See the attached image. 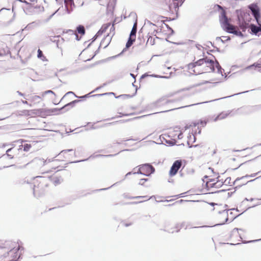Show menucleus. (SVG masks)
Listing matches in <instances>:
<instances>
[{
    "instance_id": "obj_1",
    "label": "nucleus",
    "mask_w": 261,
    "mask_h": 261,
    "mask_svg": "<svg viewBox=\"0 0 261 261\" xmlns=\"http://www.w3.org/2000/svg\"><path fill=\"white\" fill-rule=\"evenodd\" d=\"M218 7L221 10L219 15V21L223 30L228 33L233 34L241 37H243V34L241 32L238 30L237 27L229 22V19L226 16V12L222 7L219 5H218Z\"/></svg>"
},
{
    "instance_id": "obj_2",
    "label": "nucleus",
    "mask_w": 261,
    "mask_h": 261,
    "mask_svg": "<svg viewBox=\"0 0 261 261\" xmlns=\"http://www.w3.org/2000/svg\"><path fill=\"white\" fill-rule=\"evenodd\" d=\"M238 16V25L243 32H245L249 27V22L251 18L249 12L242 11L240 10H236Z\"/></svg>"
},
{
    "instance_id": "obj_3",
    "label": "nucleus",
    "mask_w": 261,
    "mask_h": 261,
    "mask_svg": "<svg viewBox=\"0 0 261 261\" xmlns=\"http://www.w3.org/2000/svg\"><path fill=\"white\" fill-rule=\"evenodd\" d=\"M20 248L15 247L12 248H7L6 247H3L0 249V253H3V256L5 258L8 257V259L6 261H16L20 257V254L18 251Z\"/></svg>"
},
{
    "instance_id": "obj_4",
    "label": "nucleus",
    "mask_w": 261,
    "mask_h": 261,
    "mask_svg": "<svg viewBox=\"0 0 261 261\" xmlns=\"http://www.w3.org/2000/svg\"><path fill=\"white\" fill-rule=\"evenodd\" d=\"M47 160H44L43 159L36 158L34 159L31 162L25 164L23 167H26L27 166H30L34 170H37L43 166Z\"/></svg>"
},
{
    "instance_id": "obj_5",
    "label": "nucleus",
    "mask_w": 261,
    "mask_h": 261,
    "mask_svg": "<svg viewBox=\"0 0 261 261\" xmlns=\"http://www.w3.org/2000/svg\"><path fill=\"white\" fill-rule=\"evenodd\" d=\"M38 179L36 181L33 188V193L35 195L36 193L40 192L44 186H46V179L44 177L38 176Z\"/></svg>"
},
{
    "instance_id": "obj_6",
    "label": "nucleus",
    "mask_w": 261,
    "mask_h": 261,
    "mask_svg": "<svg viewBox=\"0 0 261 261\" xmlns=\"http://www.w3.org/2000/svg\"><path fill=\"white\" fill-rule=\"evenodd\" d=\"M22 3H24L27 5L26 8H24L23 10L27 14H31L33 13L35 9L38 8L37 6H34V4L37 3V0H17Z\"/></svg>"
},
{
    "instance_id": "obj_7",
    "label": "nucleus",
    "mask_w": 261,
    "mask_h": 261,
    "mask_svg": "<svg viewBox=\"0 0 261 261\" xmlns=\"http://www.w3.org/2000/svg\"><path fill=\"white\" fill-rule=\"evenodd\" d=\"M248 8L250 10L251 13L255 19L256 21L257 24H259V18H260V10L256 4H251L248 6Z\"/></svg>"
},
{
    "instance_id": "obj_8",
    "label": "nucleus",
    "mask_w": 261,
    "mask_h": 261,
    "mask_svg": "<svg viewBox=\"0 0 261 261\" xmlns=\"http://www.w3.org/2000/svg\"><path fill=\"white\" fill-rule=\"evenodd\" d=\"M205 59H206V62H204V63L206 64H210V68L212 71H215V67H216L217 69V72L221 74L222 76H223V74H222V70H223V69L222 68L219 62L217 60L214 62L213 60H209L206 58Z\"/></svg>"
},
{
    "instance_id": "obj_9",
    "label": "nucleus",
    "mask_w": 261,
    "mask_h": 261,
    "mask_svg": "<svg viewBox=\"0 0 261 261\" xmlns=\"http://www.w3.org/2000/svg\"><path fill=\"white\" fill-rule=\"evenodd\" d=\"M182 165V161L181 160H176L172 164L169 171V175L171 176L175 175L178 172Z\"/></svg>"
},
{
    "instance_id": "obj_10",
    "label": "nucleus",
    "mask_w": 261,
    "mask_h": 261,
    "mask_svg": "<svg viewBox=\"0 0 261 261\" xmlns=\"http://www.w3.org/2000/svg\"><path fill=\"white\" fill-rule=\"evenodd\" d=\"M143 170V175L146 176H149L151 174L154 173V168L149 164H145L141 165Z\"/></svg>"
},
{
    "instance_id": "obj_11",
    "label": "nucleus",
    "mask_w": 261,
    "mask_h": 261,
    "mask_svg": "<svg viewBox=\"0 0 261 261\" xmlns=\"http://www.w3.org/2000/svg\"><path fill=\"white\" fill-rule=\"evenodd\" d=\"M214 181V179H210L208 181H207L206 183V185L207 186V187L211 188L215 187L217 188H219L223 185V182L220 181H217V182L214 183H211V182Z\"/></svg>"
},
{
    "instance_id": "obj_12",
    "label": "nucleus",
    "mask_w": 261,
    "mask_h": 261,
    "mask_svg": "<svg viewBox=\"0 0 261 261\" xmlns=\"http://www.w3.org/2000/svg\"><path fill=\"white\" fill-rule=\"evenodd\" d=\"M204 62H206V59L204 58L199 59L194 63H191L188 64V69H192L197 66H201Z\"/></svg>"
},
{
    "instance_id": "obj_13",
    "label": "nucleus",
    "mask_w": 261,
    "mask_h": 261,
    "mask_svg": "<svg viewBox=\"0 0 261 261\" xmlns=\"http://www.w3.org/2000/svg\"><path fill=\"white\" fill-rule=\"evenodd\" d=\"M228 211H229V210H222V211L219 212V214H220L222 217L225 218V220L223 222L215 224L214 226L223 225L226 222H227V221L228 220Z\"/></svg>"
},
{
    "instance_id": "obj_14",
    "label": "nucleus",
    "mask_w": 261,
    "mask_h": 261,
    "mask_svg": "<svg viewBox=\"0 0 261 261\" xmlns=\"http://www.w3.org/2000/svg\"><path fill=\"white\" fill-rule=\"evenodd\" d=\"M80 101L79 100H74L72 101L69 102L62 107L61 109H59V111L65 110L66 111H68L69 109L73 108L74 107L75 105Z\"/></svg>"
},
{
    "instance_id": "obj_15",
    "label": "nucleus",
    "mask_w": 261,
    "mask_h": 261,
    "mask_svg": "<svg viewBox=\"0 0 261 261\" xmlns=\"http://www.w3.org/2000/svg\"><path fill=\"white\" fill-rule=\"evenodd\" d=\"M42 21L38 20L29 23L25 27L27 30H32L36 27L40 26L41 24Z\"/></svg>"
},
{
    "instance_id": "obj_16",
    "label": "nucleus",
    "mask_w": 261,
    "mask_h": 261,
    "mask_svg": "<svg viewBox=\"0 0 261 261\" xmlns=\"http://www.w3.org/2000/svg\"><path fill=\"white\" fill-rule=\"evenodd\" d=\"M258 24L259 25L258 27L254 24H251L250 25H249L248 27H249L250 29L251 30V33L254 35H257L258 32H260L261 24H260L259 22V24Z\"/></svg>"
},
{
    "instance_id": "obj_17",
    "label": "nucleus",
    "mask_w": 261,
    "mask_h": 261,
    "mask_svg": "<svg viewBox=\"0 0 261 261\" xmlns=\"http://www.w3.org/2000/svg\"><path fill=\"white\" fill-rule=\"evenodd\" d=\"M64 3L65 5L66 11L68 14H69L72 11V9L70 10L69 8V6H70L71 7L72 6L74 5L73 0H65Z\"/></svg>"
},
{
    "instance_id": "obj_18",
    "label": "nucleus",
    "mask_w": 261,
    "mask_h": 261,
    "mask_svg": "<svg viewBox=\"0 0 261 261\" xmlns=\"http://www.w3.org/2000/svg\"><path fill=\"white\" fill-rule=\"evenodd\" d=\"M111 24L110 23H106L103 24L100 29L97 32V36H100L108 28L110 27Z\"/></svg>"
},
{
    "instance_id": "obj_19",
    "label": "nucleus",
    "mask_w": 261,
    "mask_h": 261,
    "mask_svg": "<svg viewBox=\"0 0 261 261\" xmlns=\"http://www.w3.org/2000/svg\"><path fill=\"white\" fill-rule=\"evenodd\" d=\"M230 112H224L220 113L214 119V121H217L218 120H221L225 118L229 114Z\"/></svg>"
},
{
    "instance_id": "obj_20",
    "label": "nucleus",
    "mask_w": 261,
    "mask_h": 261,
    "mask_svg": "<svg viewBox=\"0 0 261 261\" xmlns=\"http://www.w3.org/2000/svg\"><path fill=\"white\" fill-rule=\"evenodd\" d=\"M168 103V101L165 98H161L155 101L154 103L155 106L159 107L162 105H166Z\"/></svg>"
},
{
    "instance_id": "obj_21",
    "label": "nucleus",
    "mask_w": 261,
    "mask_h": 261,
    "mask_svg": "<svg viewBox=\"0 0 261 261\" xmlns=\"http://www.w3.org/2000/svg\"><path fill=\"white\" fill-rule=\"evenodd\" d=\"M137 22H135L134 24V25H133L132 31L130 32L129 37L135 38L136 33H137Z\"/></svg>"
},
{
    "instance_id": "obj_22",
    "label": "nucleus",
    "mask_w": 261,
    "mask_h": 261,
    "mask_svg": "<svg viewBox=\"0 0 261 261\" xmlns=\"http://www.w3.org/2000/svg\"><path fill=\"white\" fill-rule=\"evenodd\" d=\"M135 41V38L129 37L126 43V45H125L126 48H128L130 47L132 45V44H133V43Z\"/></svg>"
},
{
    "instance_id": "obj_23",
    "label": "nucleus",
    "mask_w": 261,
    "mask_h": 261,
    "mask_svg": "<svg viewBox=\"0 0 261 261\" xmlns=\"http://www.w3.org/2000/svg\"><path fill=\"white\" fill-rule=\"evenodd\" d=\"M76 30L78 32V33L81 34V35H84L85 33V29L84 26L82 25H79L77 28Z\"/></svg>"
},
{
    "instance_id": "obj_24",
    "label": "nucleus",
    "mask_w": 261,
    "mask_h": 261,
    "mask_svg": "<svg viewBox=\"0 0 261 261\" xmlns=\"http://www.w3.org/2000/svg\"><path fill=\"white\" fill-rule=\"evenodd\" d=\"M253 67H255L258 70V69H259L261 67V64L259 63H255L253 64L252 65H251L250 66H247L245 68V69H247V70L250 69H251V68H252Z\"/></svg>"
},
{
    "instance_id": "obj_25",
    "label": "nucleus",
    "mask_w": 261,
    "mask_h": 261,
    "mask_svg": "<svg viewBox=\"0 0 261 261\" xmlns=\"http://www.w3.org/2000/svg\"><path fill=\"white\" fill-rule=\"evenodd\" d=\"M31 100L32 101L39 102L40 101V99H41L40 96L38 95H34L32 96L31 97Z\"/></svg>"
},
{
    "instance_id": "obj_26",
    "label": "nucleus",
    "mask_w": 261,
    "mask_h": 261,
    "mask_svg": "<svg viewBox=\"0 0 261 261\" xmlns=\"http://www.w3.org/2000/svg\"><path fill=\"white\" fill-rule=\"evenodd\" d=\"M220 99V98H218V99H215V100H210V101H204V102H198V103H196L192 104V105H190L186 106L180 107L179 108H185V107H191V106H192L198 105H200V104H202V103H207V102H211V101H213L217 100H219Z\"/></svg>"
},
{
    "instance_id": "obj_27",
    "label": "nucleus",
    "mask_w": 261,
    "mask_h": 261,
    "mask_svg": "<svg viewBox=\"0 0 261 261\" xmlns=\"http://www.w3.org/2000/svg\"><path fill=\"white\" fill-rule=\"evenodd\" d=\"M185 222H182L181 223L177 224L175 225V228L176 229V230H175V231L178 232L181 228L185 227Z\"/></svg>"
},
{
    "instance_id": "obj_28",
    "label": "nucleus",
    "mask_w": 261,
    "mask_h": 261,
    "mask_svg": "<svg viewBox=\"0 0 261 261\" xmlns=\"http://www.w3.org/2000/svg\"><path fill=\"white\" fill-rule=\"evenodd\" d=\"M62 180L63 179L61 177H56L54 179L53 182L55 185H57L60 184L62 181Z\"/></svg>"
},
{
    "instance_id": "obj_29",
    "label": "nucleus",
    "mask_w": 261,
    "mask_h": 261,
    "mask_svg": "<svg viewBox=\"0 0 261 261\" xmlns=\"http://www.w3.org/2000/svg\"><path fill=\"white\" fill-rule=\"evenodd\" d=\"M37 53L38 58L41 59L42 60H44V59H45V57L43 56L42 51L40 49L38 50Z\"/></svg>"
},
{
    "instance_id": "obj_30",
    "label": "nucleus",
    "mask_w": 261,
    "mask_h": 261,
    "mask_svg": "<svg viewBox=\"0 0 261 261\" xmlns=\"http://www.w3.org/2000/svg\"><path fill=\"white\" fill-rule=\"evenodd\" d=\"M258 173H259V172H257V173H256L252 174H251L250 175H245V176H242V177H241V178H237V179H236V181H237V180H240V179H243V178H248V177H254V176H256V175Z\"/></svg>"
},
{
    "instance_id": "obj_31",
    "label": "nucleus",
    "mask_w": 261,
    "mask_h": 261,
    "mask_svg": "<svg viewBox=\"0 0 261 261\" xmlns=\"http://www.w3.org/2000/svg\"><path fill=\"white\" fill-rule=\"evenodd\" d=\"M138 167H139L138 170H137V171L134 172L133 174H143V170H142L143 169L141 167V165L139 166Z\"/></svg>"
},
{
    "instance_id": "obj_32",
    "label": "nucleus",
    "mask_w": 261,
    "mask_h": 261,
    "mask_svg": "<svg viewBox=\"0 0 261 261\" xmlns=\"http://www.w3.org/2000/svg\"><path fill=\"white\" fill-rule=\"evenodd\" d=\"M31 147V145L30 144H25L23 145V150L25 151H29Z\"/></svg>"
},
{
    "instance_id": "obj_33",
    "label": "nucleus",
    "mask_w": 261,
    "mask_h": 261,
    "mask_svg": "<svg viewBox=\"0 0 261 261\" xmlns=\"http://www.w3.org/2000/svg\"><path fill=\"white\" fill-rule=\"evenodd\" d=\"M148 178H141L140 180V181L139 182V185L143 186V185H144V182L145 181H148Z\"/></svg>"
},
{
    "instance_id": "obj_34",
    "label": "nucleus",
    "mask_w": 261,
    "mask_h": 261,
    "mask_svg": "<svg viewBox=\"0 0 261 261\" xmlns=\"http://www.w3.org/2000/svg\"><path fill=\"white\" fill-rule=\"evenodd\" d=\"M60 10V8H59L58 10H57L55 13H54L53 14H52L51 15L49 16V17L47 19H46L44 22H48L51 18V17L56 14L57 13L58 11H59Z\"/></svg>"
},
{
    "instance_id": "obj_35",
    "label": "nucleus",
    "mask_w": 261,
    "mask_h": 261,
    "mask_svg": "<svg viewBox=\"0 0 261 261\" xmlns=\"http://www.w3.org/2000/svg\"><path fill=\"white\" fill-rule=\"evenodd\" d=\"M222 37H223V38H226V40H223L221 39L220 37H217L216 39H217V40H221V41L222 42H224V41H228V40H230V37H229L223 36Z\"/></svg>"
},
{
    "instance_id": "obj_36",
    "label": "nucleus",
    "mask_w": 261,
    "mask_h": 261,
    "mask_svg": "<svg viewBox=\"0 0 261 261\" xmlns=\"http://www.w3.org/2000/svg\"><path fill=\"white\" fill-rule=\"evenodd\" d=\"M12 148H10L8 149L6 151L7 156L9 158V159H12L13 158V156L9 153V152L11 151Z\"/></svg>"
},
{
    "instance_id": "obj_37",
    "label": "nucleus",
    "mask_w": 261,
    "mask_h": 261,
    "mask_svg": "<svg viewBox=\"0 0 261 261\" xmlns=\"http://www.w3.org/2000/svg\"><path fill=\"white\" fill-rule=\"evenodd\" d=\"M260 108L259 106H255L251 107L252 111H256L258 110Z\"/></svg>"
},
{
    "instance_id": "obj_38",
    "label": "nucleus",
    "mask_w": 261,
    "mask_h": 261,
    "mask_svg": "<svg viewBox=\"0 0 261 261\" xmlns=\"http://www.w3.org/2000/svg\"><path fill=\"white\" fill-rule=\"evenodd\" d=\"M151 76H153V77H160V78H168V77H167V76H160V75H156V74H152Z\"/></svg>"
},
{
    "instance_id": "obj_39",
    "label": "nucleus",
    "mask_w": 261,
    "mask_h": 261,
    "mask_svg": "<svg viewBox=\"0 0 261 261\" xmlns=\"http://www.w3.org/2000/svg\"><path fill=\"white\" fill-rule=\"evenodd\" d=\"M239 230H241V229H239L238 228H234L232 230V234H234L235 233H238V231Z\"/></svg>"
},
{
    "instance_id": "obj_40",
    "label": "nucleus",
    "mask_w": 261,
    "mask_h": 261,
    "mask_svg": "<svg viewBox=\"0 0 261 261\" xmlns=\"http://www.w3.org/2000/svg\"><path fill=\"white\" fill-rule=\"evenodd\" d=\"M69 94H74V96H75V97H77V96H76V95L74 94V93H73V92L70 91V92H67V93L65 94V95L62 97V99H63V98H64L66 96V95H69Z\"/></svg>"
},
{
    "instance_id": "obj_41",
    "label": "nucleus",
    "mask_w": 261,
    "mask_h": 261,
    "mask_svg": "<svg viewBox=\"0 0 261 261\" xmlns=\"http://www.w3.org/2000/svg\"><path fill=\"white\" fill-rule=\"evenodd\" d=\"M207 122L205 120H201L200 121V124L202 126H204L206 124Z\"/></svg>"
},
{
    "instance_id": "obj_42",
    "label": "nucleus",
    "mask_w": 261,
    "mask_h": 261,
    "mask_svg": "<svg viewBox=\"0 0 261 261\" xmlns=\"http://www.w3.org/2000/svg\"><path fill=\"white\" fill-rule=\"evenodd\" d=\"M72 149H66V150H63L62 151H61L60 153H66L67 152H69V151H72Z\"/></svg>"
},
{
    "instance_id": "obj_43",
    "label": "nucleus",
    "mask_w": 261,
    "mask_h": 261,
    "mask_svg": "<svg viewBox=\"0 0 261 261\" xmlns=\"http://www.w3.org/2000/svg\"><path fill=\"white\" fill-rule=\"evenodd\" d=\"M48 93H52V94H55L54 92L53 91H51V90H47V91H46L44 92L43 95L46 94H48Z\"/></svg>"
},
{
    "instance_id": "obj_44",
    "label": "nucleus",
    "mask_w": 261,
    "mask_h": 261,
    "mask_svg": "<svg viewBox=\"0 0 261 261\" xmlns=\"http://www.w3.org/2000/svg\"><path fill=\"white\" fill-rule=\"evenodd\" d=\"M25 182H27V183H28V184H29V181H28V180L26 181V180H25V179H22V180H20V181H19V183H20V184H24Z\"/></svg>"
},
{
    "instance_id": "obj_45",
    "label": "nucleus",
    "mask_w": 261,
    "mask_h": 261,
    "mask_svg": "<svg viewBox=\"0 0 261 261\" xmlns=\"http://www.w3.org/2000/svg\"><path fill=\"white\" fill-rule=\"evenodd\" d=\"M114 155L113 154H109V155H101V154H98L97 155V156H114Z\"/></svg>"
},
{
    "instance_id": "obj_46",
    "label": "nucleus",
    "mask_w": 261,
    "mask_h": 261,
    "mask_svg": "<svg viewBox=\"0 0 261 261\" xmlns=\"http://www.w3.org/2000/svg\"><path fill=\"white\" fill-rule=\"evenodd\" d=\"M90 93H89V94H86L84 96H81V97H79V98H85V97H88L89 96V94Z\"/></svg>"
},
{
    "instance_id": "obj_47",
    "label": "nucleus",
    "mask_w": 261,
    "mask_h": 261,
    "mask_svg": "<svg viewBox=\"0 0 261 261\" xmlns=\"http://www.w3.org/2000/svg\"><path fill=\"white\" fill-rule=\"evenodd\" d=\"M196 47L198 49L200 50L202 47V46L200 44H196Z\"/></svg>"
},
{
    "instance_id": "obj_48",
    "label": "nucleus",
    "mask_w": 261,
    "mask_h": 261,
    "mask_svg": "<svg viewBox=\"0 0 261 261\" xmlns=\"http://www.w3.org/2000/svg\"><path fill=\"white\" fill-rule=\"evenodd\" d=\"M114 30H115V28L114 27V24H113L110 29V32H113L114 31Z\"/></svg>"
},
{
    "instance_id": "obj_49",
    "label": "nucleus",
    "mask_w": 261,
    "mask_h": 261,
    "mask_svg": "<svg viewBox=\"0 0 261 261\" xmlns=\"http://www.w3.org/2000/svg\"><path fill=\"white\" fill-rule=\"evenodd\" d=\"M144 197H147V196H136V197H133L132 198L139 199V198H144Z\"/></svg>"
},
{
    "instance_id": "obj_50",
    "label": "nucleus",
    "mask_w": 261,
    "mask_h": 261,
    "mask_svg": "<svg viewBox=\"0 0 261 261\" xmlns=\"http://www.w3.org/2000/svg\"><path fill=\"white\" fill-rule=\"evenodd\" d=\"M98 37H99V36H97V34H96V35L92 38V41H94L97 39V38Z\"/></svg>"
},
{
    "instance_id": "obj_51",
    "label": "nucleus",
    "mask_w": 261,
    "mask_h": 261,
    "mask_svg": "<svg viewBox=\"0 0 261 261\" xmlns=\"http://www.w3.org/2000/svg\"><path fill=\"white\" fill-rule=\"evenodd\" d=\"M184 194V193H181L180 194H179V195L175 196V197H184V196H183Z\"/></svg>"
},
{
    "instance_id": "obj_52",
    "label": "nucleus",
    "mask_w": 261,
    "mask_h": 261,
    "mask_svg": "<svg viewBox=\"0 0 261 261\" xmlns=\"http://www.w3.org/2000/svg\"><path fill=\"white\" fill-rule=\"evenodd\" d=\"M131 224H132L131 223H123L124 226H125V227H128V226H130Z\"/></svg>"
},
{
    "instance_id": "obj_53",
    "label": "nucleus",
    "mask_w": 261,
    "mask_h": 261,
    "mask_svg": "<svg viewBox=\"0 0 261 261\" xmlns=\"http://www.w3.org/2000/svg\"><path fill=\"white\" fill-rule=\"evenodd\" d=\"M177 108H175V109H176ZM175 110V109H172L171 110H165V111H163L162 112H161V113H165V112H168V111H172V110Z\"/></svg>"
},
{
    "instance_id": "obj_54",
    "label": "nucleus",
    "mask_w": 261,
    "mask_h": 261,
    "mask_svg": "<svg viewBox=\"0 0 261 261\" xmlns=\"http://www.w3.org/2000/svg\"><path fill=\"white\" fill-rule=\"evenodd\" d=\"M146 22L147 23L149 24L150 25H154L153 23L151 22L149 20H147Z\"/></svg>"
},
{
    "instance_id": "obj_55",
    "label": "nucleus",
    "mask_w": 261,
    "mask_h": 261,
    "mask_svg": "<svg viewBox=\"0 0 261 261\" xmlns=\"http://www.w3.org/2000/svg\"><path fill=\"white\" fill-rule=\"evenodd\" d=\"M17 93L20 96H23V94L18 91L17 92Z\"/></svg>"
},
{
    "instance_id": "obj_56",
    "label": "nucleus",
    "mask_w": 261,
    "mask_h": 261,
    "mask_svg": "<svg viewBox=\"0 0 261 261\" xmlns=\"http://www.w3.org/2000/svg\"><path fill=\"white\" fill-rule=\"evenodd\" d=\"M133 174V172H128V173L126 174L125 176H128V175H130V174Z\"/></svg>"
},
{
    "instance_id": "obj_57",
    "label": "nucleus",
    "mask_w": 261,
    "mask_h": 261,
    "mask_svg": "<svg viewBox=\"0 0 261 261\" xmlns=\"http://www.w3.org/2000/svg\"><path fill=\"white\" fill-rule=\"evenodd\" d=\"M22 102L24 104H28V101L26 100H22Z\"/></svg>"
},
{
    "instance_id": "obj_58",
    "label": "nucleus",
    "mask_w": 261,
    "mask_h": 261,
    "mask_svg": "<svg viewBox=\"0 0 261 261\" xmlns=\"http://www.w3.org/2000/svg\"><path fill=\"white\" fill-rule=\"evenodd\" d=\"M68 32H71V33H73V34L74 33V31H73V30H69L68 31Z\"/></svg>"
},
{
    "instance_id": "obj_59",
    "label": "nucleus",
    "mask_w": 261,
    "mask_h": 261,
    "mask_svg": "<svg viewBox=\"0 0 261 261\" xmlns=\"http://www.w3.org/2000/svg\"><path fill=\"white\" fill-rule=\"evenodd\" d=\"M230 179H231V178H230V177H228V178H227L226 179V180H225V182H226V181H227V180H230Z\"/></svg>"
},
{
    "instance_id": "obj_60",
    "label": "nucleus",
    "mask_w": 261,
    "mask_h": 261,
    "mask_svg": "<svg viewBox=\"0 0 261 261\" xmlns=\"http://www.w3.org/2000/svg\"><path fill=\"white\" fill-rule=\"evenodd\" d=\"M193 72H194V73H195L196 74H199V72H198V73H197V72L195 71V69H193Z\"/></svg>"
},
{
    "instance_id": "obj_61",
    "label": "nucleus",
    "mask_w": 261,
    "mask_h": 261,
    "mask_svg": "<svg viewBox=\"0 0 261 261\" xmlns=\"http://www.w3.org/2000/svg\"><path fill=\"white\" fill-rule=\"evenodd\" d=\"M146 76H147V75H146V74H144L142 75L141 78H144V77H145Z\"/></svg>"
},
{
    "instance_id": "obj_62",
    "label": "nucleus",
    "mask_w": 261,
    "mask_h": 261,
    "mask_svg": "<svg viewBox=\"0 0 261 261\" xmlns=\"http://www.w3.org/2000/svg\"><path fill=\"white\" fill-rule=\"evenodd\" d=\"M76 39L77 40H80V38H79L78 35L77 34H76Z\"/></svg>"
},
{
    "instance_id": "obj_63",
    "label": "nucleus",
    "mask_w": 261,
    "mask_h": 261,
    "mask_svg": "<svg viewBox=\"0 0 261 261\" xmlns=\"http://www.w3.org/2000/svg\"><path fill=\"white\" fill-rule=\"evenodd\" d=\"M130 75H131L133 78H134V79L135 78V75H134L133 74L130 73Z\"/></svg>"
},
{
    "instance_id": "obj_64",
    "label": "nucleus",
    "mask_w": 261,
    "mask_h": 261,
    "mask_svg": "<svg viewBox=\"0 0 261 261\" xmlns=\"http://www.w3.org/2000/svg\"><path fill=\"white\" fill-rule=\"evenodd\" d=\"M258 71L261 72V67L259 69H258Z\"/></svg>"
}]
</instances>
